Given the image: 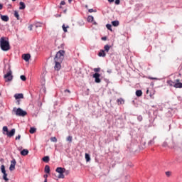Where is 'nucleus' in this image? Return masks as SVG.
Masks as SVG:
<instances>
[{
  "label": "nucleus",
  "instance_id": "nucleus-1",
  "mask_svg": "<svg viewBox=\"0 0 182 182\" xmlns=\"http://www.w3.org/2000/svg\"><path fill=\"white\" fill-rule=\"evenodd\" d=\"M0 48L4 52H8L11 49V45L9 44V41L6 40V38L1 37L0 38Z\"/></svg>",
  "mask_w": 182,
  "mask_h": 182
},
{
  "label": "nucleus",
  "instance_id": "nucleus-2",
  "mask_svg": "<svg viewBox=\"0 0 182 182\" xmlns=\"http://www.w3.org/2000/svg\"><path fill=\"white\" fill-rule=\"evenodd\" d=\"M13 112L14 113H15L16 116H20L22 117H24V116H26V114H28V112H26V111H23V109L21 108L16 109V107H14L13 109Z\"/></svg>",
  "mask_w": 182,
  "mask_h": 182
},
{
  "label": "nucleus",
  "instance_id": "nucleus-3",
  "mask_svg": "<svg viewBox=\"0 0 182 182\" xmlns=\"http://www.w3.org/2000/svg\"><path fill=\"white\" fill-rule=\"evenodd\" d=\"M64 58H65V50H60L56 53L54 60L62 62Z\"/></svg>",
  "mask_w": 182,
  "mask_h": 182
},
{
  "label": "nucleus",
  "instance_id": "nucleus-4",
  "mask_svg": "<svg viewBox=\"0 0 182 182\" xmlns=\"http://www.w3.org/2000/svg\"><path fill=\"white\" fill-rule=\"evenodd\" d=\"M9 72L4 75L5 82H11L12 79H14V76L12 75V70H11V65L9 66Z\"/></svg>",
  "mask_w": 182,
  "mask_h": 182
},
{
  "label": "nucleus",
  "instance_id": "nucleus-5",
  "mask_svg": "<svg viewBox=\"0 0 182 182\" xmlns=\"http://www.w3.org/2000/svg\"><path fill=\"white\" fill-rule=\"evenodd\" d=\"M55 171L59 173L58 178H65V175H63V173L66 171V168H62V167H58L55 169Z\"/></svg>",
  "mask_w": 182,
  "mask_h": 182
},
{
  "label": "nucleus",
  "instance_id": "nucleus-6",
  "mask_svg": "<svg viewBox=\"0 0 182 182\" xmlns=\"http://www.w3.org/2000/svg\"><path fill=\"white\" fill-rule=\"evenodd\" d=\"M15 166H16V160L14 159L12 161H11V165L9 167L10 171H14V170H15Z\"/></svg>",
  "mask_w": 182,
  "mask_h": 182
},
{
  "label": "nucleus",
  "instance_id": "nucleus-7",
  "mask_svg": "<svg viewBox=\"0 0 182 182\" xmlns=\"http://www.w3.org/2000/svg\"><path fill=\"white\" fill-rule=\"evenodd\" d=\"M173 87H176V89H181L182 88V83L180 82L179 79H177V80H175V85H174Z\"/></svg>",
  "mask_w": 182,
  "mask_h": 182
},
{
  "label": "nucleus",
  "instance_id": "nucleus-8",
  "mask_svg": "<svg viewBox=\"0 0 182 182\" xmlns=\"http://www.w3.org/2000/svg\"><path fill=\"white\" fill-rule=\"evenodd\" d=\"M93 77L95 79V82L96 83H100V82H102L100 80V74L96 73L93 75Z\"/></svg>",
  "mask_w": 182,
  "mask_h": 182
},
{
  "label": "nucleus",
  "instance_id": "nucleus-9",
  "mask_svg": "<svg viewBox=\"0 0 182 182\" xmlns=\"http://www.w3.org/2000/svg\"><path fill=\"white\" fill-rule=\"evenodd\" d=\"M61 62L62 61L55 60V67H54L55 70H60V68H62V66L60 65Z\"/></svg>",
  "mask_w": 182,
  "mask_h": 182
},
{
  "label": "nucleus",
  "instance_id": "nucleus-10",
  "mask_svg": "<svg viewBox=\"0 0 182 182\" xmlns=\"http://www.w3.org/2000/svg\"><path fill=\"white\" fill-rule=\"evenodd\" d=\"M15 129H12L10 132L6 133V134L8 137H13V136H15Z\"/></svg>",
  "mask_w": 182,
  "mask_h": 182
},
{
  "label": "nucleus",
  "instance_id": "nucleus-11",
  "mask_svg": "<svg viewBox=\"0 0 182 182\" xmlns=\"http://www.w3.org/2000/svg\"><path fill=\"white\" fill-rule=\"evenodd\" d=\"M22 58L26 62H29V59H31V54H23Z\"/></svg>",
  "mask_w": 182,
  "mask_h": 182
},
{
  "label": "nucleus",
  "instance_id": "nucleus-12",
  "mask_svg": "<svg viewBox=\"0 0 182 182\" xmlns=\"http://www.w3.org/2000/svg\"><path fill=\"white\" fill-rule=\"evenodd\" d=\"M14 97L16 100H18V99H23V94H15Z\"/></svg>",
  "mask_w": 182,
  "mask_h": 182
},
{
  "label": "nucleus",
  "instance_id": "nucleus-13",
  "mask_svg": "<svg viewBox=\"0 0 182 182\" xmlns=\"http://www.w3.org/2000/svg\"><path fill=\"white\" fill-rule=\"evenodd\" d=\"M98 56L105 58L106 56V53H105V50H100Z\"/></svg>",
  "mask_w": 182,
  "mask_h": 182
},
{
  "label": "nucleus",
  "instance_id": "nucleus-14",
  "mask_svg": "<svg viewBox=\"0 0 182 182\" xmlns=\"http://www.w3.org/2000/svg\"><path fill=\"white\" fill-rule=\"evenodd\" d=\"M21 156H28V154H29V151L28 149H23L21 151Z\"/></svg>",
  "mask_w": 182,
  "mask_h": 182
},
{
  "label": "nucleus",
  "instance_id": "nucleus-15",
  "mask_svg": "<svg viewBox=\"0 0 182 182\" xmlns=\"http://www.w3.org/2000/svg\"><path fill=\"white\" fill-rule=\"evenodd\" d=\"M117 102L119 106H120V105H124V100H123V98L117 99Z\"/></svg>",
  "mask_w": 182,
  "mask_h": 182
},
{
  "label": "nucleus",
  "instance_id": "nucleus-16",
  "mask_svg": "<svg viewBox=\"0 0 182 182\" xmlns=\"http://www.w3.org/2000/svg\"><path fill=\"white\" fill-rule=\"evenodd\" d=\"M19 5H20V6H19L20 10L25 9V8H26V6L25 5V3H23V1H21L19 3Z\"/></svg>",
  "mask_w": 182,
  "mask_h": 182
},
{
  "label": "nucleus",
  "instance_id": "nucleus-17",
  "mask_svg": "<svg viewBox=\"0 0 182 182\" xmlns=\"http://www.w3.org/2000/svg\"><path fill=\"white\" fill-rule=\"evenodd\" d=\"M44 171H45V173H47V174H49L50 173V167H49L48 165H46L45 166Z\"/></svg>",
  "mask_w": 182,
  "mask_h": 182
},
{
  "label": "nucleus",
  "instance_id": "nucleus-18",
  "mask_svg": "<svg viewBox=\"0 0 182 182\" xmlns=\"http://www.w3.org/2000/svg\"><path fill=\"white\" fill-rule=\"evenodd\" d=\"M3 179L6 182V181H9V178H8V173H6V172H4L3 173Z\"/></svg>",
  "mask_w": 182,
  "mask_h": 182
},
{
  "label": "nucleus",
  "instance_id": "nucleus-19",
  "mask_svg": "<svg viewBox=\"0 0 182 182\" xmlns=\"http://www.w3.org/2000/svg\"><path fill=\"white\" fill-rule=\"evenodd\" d=\"M1 19L4 22H8V21H9V17H8V16H1Z\"/></svg>",
  "mask_w": 182,
  "mask_h": 182
},
{
  "label": "nucleus",
  "instance_id": "nucleus-20",
  "mask_svg": "<svg viewBox=\"0 0 182 182\" xmlns=\"http://www.w3.org/2000/svg\"><path fill=\"white\" fill-rule=\"evenodd\" d=\"M143 95V92H141V90H138L136 91V96H137L138 97H140Z\"/></svg>",
  "mask_w": 182,
  "mask_h": 182
},
{
  "label": "nucleus",
  "instance_id": "nucleus-21",
  "mask_svg": "<svg viewBox=\"0 0 182 182\" xmlns=\"http://www.w3.org/2000/svg\"><path fill=\"white\" fill-rule=\"evenodd\" d=\"M49 160H50V158L48 156H44L43 158V161H44V163H49Z\"/></svg>",
  "mask_w": 182,
  "mask_h": 182
},
{
  "label": "nucleus",
  "instance_id": "nucleus-22",
  "mask_svg": "<svg viewBox=\"0 0 182 182\" xmlns=\"http://www.w3.org/2000/svg\"><path fill=\"white\" fill-rule=\"evenodd\" d=\"M62 28H63V31L66 33V32H68V29H69V26H66L65 24H63Z\"/></svg>",
  "mask_w": 182,
  "mask_h": 182
},
{
  "label": "nucleus",
  "instance_id": "nucleus-23",
  "mask_svg": "<svg viewBox=\"0 0 182 182\" xmlns=\"http://www.w3.org/2000/svg\"><path fill=\"white\" fill-rule=\"evenodd\" d=\"M14 16L18 21H19V13L18 11H14Z\"/></svg>",
  "mask_w": 182,
  "mask_h": 182
},
{
  "label": "nucleus",
  "instance_id": "nucleus-24",
  "mask_svg": "<svg viewBox=\"0 0 182 182\" xmlns=\"http://www.w3.org/2000/svg\"><path fill=\"white\" fill-rule=\"evenodd\" d=\"M85 160L87 162L90 161V155H89L87 153L85 154Z\"/></svg>",
  "mask_w": 182,
  "mask_h": 182
},
{
  "label": "nucleus",
  "instance_id": "nucleus-25",
  "mask_svg": "<svg viewBox=\"0 0 182 182\" xmlns=\"http://www.w3.org/2000/svg\"><path fill=\"white\" fill-rule=\"evenodd\" d=\"M104 49L105 52H109V50H110V46L109 45H105Z\"/></svg>",
  "mask_w": 182,
  "mask_h": 182
},
{
  "label": "nucleus",
  "instance_id": "nucleus-26",
  "mask_svg": "<svg viewBox=\"0 0 182 182\" xmlns=\"http://www.w3.org/2000/svg\"><path fill=\"white\" fill-rule=\"evenodd\" d=\"M119 21H114L112 22L113 26H119Z\"/></svg>",
  "mask_w": 182,
  "mask_h": 182
},
{
  "label": "nucleus",
  "instance_id": "nucleus-27",
  "mask_svg": "<svg viewBox=\"0 0 182 182\" xmlns=\"http://www.w3.org/2000/svg\"><path fill=\"white\" fill-rule=\"evenodd\" d=\"M29 132H30L31 134H33V133H36V128H33V127H31Z\"/></svg>",
  "mask_w": 182,
  "mask_h": 182
},
{
  "label": "nucleus",
  "instance_id": "nucleus-28",
  "mask_svg": "<svg viewBox=\"0 0 182 182\" xmlns=\"http://www.w3.org/2000/svg\"><path fill=\"white\" fill-rule=\"evenodd\" d=\"M167 83L169 85V86H173V87H174V85H175L176 82H173L171 80H168Z\"/></svg>",
  "mask_w": 182,
  "mask_h": 182
},
{
  "label": "nucleus",
  "instance_id": "nucleus-29",
  "mask_svg": "<svg viewBox=\"0 0 182 182\" xmlns=\"http://www.w3.org/2000/svg\"><path fill=\"white\" fill-rule=\"evenodd\" d=\"M1 173H6V171L5 170V165H1Z\"/></svg>",
  "mask_w": 182,
  "mask_h": 182
},
{
  "label": "nucleus",
  "instance_id": "nucleus-30",
  "mask_svg": "<svg viewBox=\"0 0 182 182\" xmlns=\"http://www.w3.org/2000/svg\"><path fill=\"white\" fill-rule=\"evenodd\" d=\"M93 19H94V18H93V16H89L87 17V21H88V22H93Z\"/></svg>",
  "mask_w": 182,
  "mask_h": 182
},
{
  "label": "nucleus",
  "instance_id": "nucleus-31",
  "mask_svg": "<svg viewBox=\"0 0 182 182\" xmlns=\"http://www.w3.org/2000/svg\"><path fill=\"white\" fill-rule=\"evenodd\" d=\"M73 139V137H72V136H68L67 137V141H69L70 143H72Z\"/></svg>",
  "mask_w": 182,
  "mask_h": 182
},
{
  "label": "nucleus",
  "instance_id": "nucleus-32",
  "mask_svg": "<svg viewBox=\"0 0 182 182\" xmlns=\"http://www.w3.org/2000/svg\"><path fill=\"white\" fill-rule=\"evenodd\" d=\"M50 141H53L54 143H56V141H58V139H56V137L53 136L50 138Z\"/></svg>",
  "mask_w": 182,
  "mask_h": 182
},
{
  "label": "nucleus",
  "instance_id": "nucleus-33",
  "mask_svg": "<svg viewBox=\"0 0 182 182\" xmlns=\"http://www.w3.org/2000/svg\"><path fill=\"white\" fill-rule=\"evenodd\" d=\"M20 79H21L23 82H25V80H26V77L25 75H21Z\"/></svg>",
  "mask_w": 182,
  "mask_h": 182
},
{
  "label": "nucleus",
  "instance_id": "nucleus-34",
  "mask_svg": "<svg viewBox=\"0 0 182 182\" xmlns=\"http://www.w3.org/2000/svg\"><path fill=\"white\" fill-rule=\"evenodd\" d=\"M106 26H107V28L109 30V31H111V32H112V25H110V24H107L106 25Z\"/></svg>",
  "mask_w": 182,
  "mask_h": 182
},
{
  "label": "nucleus",
  "instance_id": "nucleus-35",
  "mask_svg": "<svg viewBox=\"0 0 182 182\" xmlns=\"http://www.w3.org/2000/svg\"><path fill=\"white\" fill-rule=\"evenodd\" d=\"M3 132H6V133H8L9 131L8 130V127L5 126L3 127Z\"/></svg>",
  "mask_w": 182,
  "mask_h": 182
},
{
  "label": "nucleus",
  "instance_id": "nucleus-36",
  "mask_svg": "<svg viewBox=\"0 0 182 182\" xmlns=\"http://www.w3.org/2000/svg\"><path fill=\"white\" fill-rule=\"evenodd\" d=\"M137 119L139 120V122H141V120H143V117L141 115H139L138 117H137Z\"/></svg>",
  "mask_w": 182,
  "mask_h": 182
},
{
  "label": "nucleus",
  "instance_id": "nucleus-37",
  "mask_svg": "<svg viewBox=\"0 0 182 182\" xmlns=\"http://www.w3.org/2000/svg\"><path fill=\"white\" fill-rule=\"evenodd\" d=\"M148 144L150 146V144H154V139H152L148 142Z\"/></svg>",
  "mask_w": 182,
  "mask_h": 182
},
{
  "label": "nucleus",
  "instance_id": "nucleus-38",
  "mask_svg": "<svg viewBox=\"0 0 182 182\" xmlns=\"http://www.w3.org/2000/svg\"><path fill=\"white\" fill-rule=\"evenodd\" d=\"M166 176H167V177H170V176H171V172H170V171H166Z\"/></svg>",
  "mask_w": 182,
  "mask_h": 182
},
{
  "label": "nucleus",
  "instance_id": "nucleus-39",
  "mask_svg": "<svg viewBox=\"0 0 182 182\" xmlns=\"http://www.w3.org/2000/svg\"><path fill=\"white\" fill-rule=\"evenodd\" d=\"M41 26H41V23H36V28H41Z\"/></svg>",
  "mask_w": 182,
  "mask_h": 182
},
{
  "label": "nucleus",
  "instance_id": "nucleus-40",
  "mask_svg": "<svg viewBox=\"0 0 182 182\" xmlns=\"http://www.w3.org/2000/svg\"><path fill=\"white\" fill-rule=\"evenodd\" d=\"M94 72H100V68H94Z\"/></svg>",
  "mask_w": 182,
  "mask_h": 182
},
{
  "label": "nucleus",
  "instance_id": "nucleus-41",
  "mask_svg": "<svg viewBox=\"0 0 182 182\" xmlns=\"http://www.w3.org/2000/svg\"><path fill=\"white\" fill-rule=\"evenodd\" d=\"M115 5H120V0H115Z\"/></svg>",
  "mask_w": 182,
  "mask_h": 182
},
{
  "label": "nucleus",
  "instance_id": "nucleus-42",
  "mask_svg": "<svg viewBox=\"0 0 182 182\" xmlns=\"http://www.w3.org/2000/svg\"><path fill=\"white\" fill-rule=\"evenodd\" d=\"M33 28V25L31 24L29 26H28V29L29 31H32V28Z\"/></svg>",
  "mask_w": 182,
  "mask_h": 182
},
{
  "label": "nucleus",
  "instance_id": "nucleus-43",
  "mask_svg": "<svg viewBox=\"0 0 182 182\" xmlns=\"http://www.w3.org/2000/svg\"><path fill=\"white\" fill-rule=\"evenodd\" d=\"M16 140H21V135H18V136L16 137Z\"/></svg>",
  "mask_w": 182,
  "mask_h": 182
},
{
  "label": "nucleus",
  "instance_id": "nucleus-44",
  "mask_svg": "<svg viewBox=\"0 0 182 182\" xmlns=\"http://www.w3.org/2000/svg\"><path fill=\"white\" fill-rule=\"evenodd\" d=\"M88 12H90V14H92V12H95V10H93V9H89Z\"/></svg>",
  "mask_w": 182,
  "mask_h": 182
},
{
  "label": "nucleus",
  "instance_id": "nucleus-45",
  "mask_svg": "<svg viewBox=\"0 0 182 182\" xmlns=\"http://www.w3.org/2000/svg\"><path fill=\"white\" fill-rule=\"evenodd\" d=\"M65 4H66V3L65 2V1H62L60 2V5H65Z\"/></svg>",
  "mask_w": 182,
  "mask_h": 182
},
{
  "label": "nucleus",
  "instance_id": "nucleus-46",
  "mask_svg": "<svg viewBox=\"0 0 182 182\" xmlns=\"http://www.w3.org/2000/svg\"><path fill=\"white\" fill-rule=\"evenodd\" d=\"M64 92H65V93H66V92H68V93H70V90H65Z\"/></svg>",
  "mask_w": 182,
  "mask_h": 182
},
{
  "label": "nucleus",
  "instance_id": "nucleus-47",
  "mask_svg": "<svg viewBox=\"0 0 182 182\" xmlns=\"http://www.w3.org/2000/svg\"><path fill=\"white\" fill-rule=\"evenodd\" d=\"M16 105H21V102L19 100H17L16 101Z\"/></svg>",
  "mask_w": 182,
  "mask_h": 182
},
{
  "label": "nucleus",
  "instance_id": "nucleus-48",
  "mask_svg": "<svg viewBox=\"0 0 182 182\" xmlns=\"http://www.w3.org/2000/svg\"><path fill=\"white\" fill-rule=\"evenodd\" d=\"M107 39V38H106V37H102V41H106Z\"/></svg>",
  "mask_w": 182,
  "mask_h": 182
},
{
  "label": "nucleus",
  "instance_id": "nucleus-49",
  "mask_svg": "<svg viewBox=\"0 0 182 182\" xmlns=\"http://www.w3.org/2000/svg\"><path fill=\"white\" fill-rule=\"evenodd\" d=\"M108 2H109L110 4H112V2H114V0H108Z\"/></svg>",
  "mask_w": 182,
  "mask_h": 182
},
{
  "label": "nucleus",
  "instance_id": "nucleus-50",
  "mask_svg": "<svg viewBox=\"0 0 182 182\" xmlns=\"http://www.w3.org/2000/svg\"><path fill=\"white\" fill-rule=\"evenodd\" d=\"M2 8H4V6L1 4H0V11L1 9H2Z\"/></svg>",
  "mask_w": 182,
  "mask_h": 182
},
{
  "label": "nucleus",
  "instance_id": "nucleus-51",
  "mask_svg": "<svg viewBox=\"0 0 182 182\" xmlns=\"http://www.w3.org/2000/svg\"><path fill=\"white\" fill-rule=\"evenodd\" d=\"M73 0H68L69 4H71Z\"/></svg>",
  "mask_w": 182,
  "mask_h": 182
},
{
  "label": "nucleus",
  "instance_id": "nucleus-52",
  "mask_svg": "<svg viewBox=\"0 0 182 182\" xmlns=\"http://www.w3.org/2000/svg\"><path fill=\"white\" fill-rule=\"evenodd\" d=\"M149 89H147V90H146V95H149Z\"/></svg>",
  "mask_w": 182,
  "mask_h": 182
},
{
  "label": "nucleus",
  "instance_id": "nucleus-53",
  "mask_svg": "<svg viewBox=\"0 0 182 182\" xmlns=\"http://www.w3.org/2000/svg\"><path fill=\"white\" fill-rule=\"evenodd\" d=\"M45 178H46V177H48V175H44Z\"/></svg>",
  "mask_w": 182,
  "mask_h": 182
},
{
  "label": "nucleus",
  "instance_id": "nucleus-54",
  "mask_svg": "<svg viewBox=\"0 0 182 182\" xmlns=\"http://www.w3.org/2000/svg\"><path fill=\"white\" fill-rule=\"evenodd\" d=\"M151 80H154V78H153V77H151Z\"/></svg>",
  "mask_w": 182,
  "mask_h": 182
},
{
  "label": "nucleus",
  "instance_id": "nucleus-55",
  "mask_svg": "<svg viewBox=\"0 0 182 182\" xmlns=\"http://www.w3.org/2000/svg\"><path fill=\"white\" fill-rule=\"evenodd\" d=\"M13 1V2H15V1H16V0H12Z\"/></svg>",
  "mask_w": 182,
  "mask_h": 182
}]
</instances>
